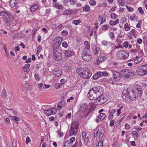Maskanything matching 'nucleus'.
Listing matches in <instances>:
<instances>
[{
    "label": "nucleus",
    "mask_w": 147,
    "mask_h": 147,
    "mask_svg": "<svg viewBox=\"0 0 147 147\" xmlns=\"http://www.w3.org/2000/svg\"><path fill=\"white\" fill-rule=\"evenodd\" d=\"M73 23L75 25H77L80 23L81 22L80 20H75L73 21Z\"/></svg>",
    "instance_id": "c9c22d12"
},
{
    "label": "nucleus",
    "mask_w": 147,
    "mask_h": 147,
    "mask_svg": "<svg viewBox=\"0 0 147 147\" xmlns=\"http://www.w3.org/2000/svg\"><path fill=\"white\" fill-rule=\"evenodd\" d=\"M69 141H66L64 144V146L63 147H66V146H68V144H69Z\"/></svg>",
    "instance_id": "69168bd1"
},
{
    "label": "nucleus",
    "mask_w": 147,
    "mask_h": 147,
    "mask_svg": "<svg viewBox=\"0 0 147 147\" xmlns=\"http://www.w3.org/2000/svg\"><path fill=\"white\" fill-rule=\"evenodd\" d=\"M106 115L105 113H100L99 114L98 117V118L101 120H103L106 117Z\"/></svg>",
    "instance_id": "412c9836"
},
{
    "label": "nucleus",
    "mask_w": 147,
    "mask_h": 147,
    "mask_svg": "<svg viewBox=\"0 0 147 147\" xmlns=\"http://www.w3.org/2000/svg\"><path fill=\"white\" fill-rule=\"evenodd\" d=\"M92 57V55L90 52L84 50L82 54V58L83 60L88 61H90Z\"/></svg>",
    "instance_id": "0eeeda50"
},
{
    "label": "nucleus",
    "mask_w": 147,
    "mask_h": 147,
    "mask_svg": "<svg viewBox=\"0 0 147 147\" xmlns=\"http://www.w3.org/2000/svg\"><path fill=\"white\" fill-rule=\"evenodd\" d=\"M54 51L53 57L54 60L56 61L60 60L62 57V51L59 48L57 47L53 48Z\"/></svg>",
    "instance_id": "39448f33"
},
{
    "label": "nucleus",
    "mask_w": 147,
    "mask_h": 147,
    "mask_svg": "<svg viewBox=\"0 0 147 147\" xmlns=\"http://www.w3.org/2000/svg\"><path fill=\"white\" fill-rule=\"evenodd\" d=\"M119 23V20L117 19L115 21H110L109 22V24L112 26L115 25Z\"/></svg>",
    "instance_id": "5701e85b"
},
{
    "label": "nucleus",
    "mask_w": 147,
    "mask_h": 147,
    "mask_svg": "<svg viewBox=\"0 0 147 147\" xmlns=\"http://www.w3.org/2000/svg\"><path fill=\"white\" fill-rule=\"evenodd\" d=\"M13 118L15 120L17 121H20V119L18 117L16 116H13Z\"/></svg>",
    "instance_id": "e2e57ef3"
},
{
    "label": "nucleus",
    "mask_w": 147,
    "mask_h": 147,
    "mask_svg": "<svg viewBox=\"0 0 147 147\" xmlns=\"http://www.w3.org/2000/svg\"><path fill=\"white\" fill-rule=\"evenodd\" d=\"M124 0H118V1L119 4L123 6L124 5Z\"/></svg>",
    "instance_id": "a18cd8bd"
},
{
    "label": "nucleus",
    "mask_w": 147,
    "mask_h": 147,
    "mask_svg": "<svg viewBox=\"0 0 147 147\" xmlns=\"http://www.w3.org/2000/svg\"><path fill=\"white\" fill-rule=\"evenodd\" d=\"M109 35L110 38L113 39L115 38V34L113 32H110L109 33Z\"/></svg>",
    "instance_id": "72a5a7b5"
},
{
    "label": "nucleus",
    "mask_w": 147,
    "mask_h": 147,
    "mask_svg": "<svg viewBox=\"0 0 147 147\" xmlns=\"http://www.w3.org/2000/svg\"><path fill=\"white\" fill-rule=\"evenodd\" d=\"M102 92L100 95L97 96L96 98V101L99 103V104L101 105L104 104L106 102V99L102 95Z\"/></svg>",
    "instance_id": "f8f14e48"
},
{
    "label": "nucleus",
    "mask_w": 147,
    "mask_h": 147,
    "mask_svg": "<svg viewBox=\"0 0 147 147\" xmlns=\"http://www.w3.org/2000/svg\"><path fill=\"white\" fill-rule=\"evenodd\" d=\"M124 28L125 30L126 31H129L130 29V27L129 26V24L128 23H126L125 24L124 26Z\"/></svg>",
    "instance_id": "c756f323"
},
{
    "label": "nucleus",
    "mask_w": 147,
    "mask_h": 147,
    "mask_svg": "<svg viewBox=\"0 0 147 147\" xmlns=\"http://www.w3.org/2000/svg\"><path fill=\"white\" fill-rule=\"evenodd\" d=\"M103 90V88L100 86L92 88L89 90L88 93V97L90 100H95L97 98V96L100 95Z\"/></svg>",
    "instance_id": "f03ea898"
},
{
    "label": "nucleus",
    "mask_w": 147,
    "mask_h": 147,
    "mask_svg": "<svg viewBox=\"0 0 147 147\" xmlns=\"http://www.w3.org/2000/svg\"><path fill=\"white\" fill-rule=\"evenodd\" d=\"M136 91L138 92L139 95L141 96L142 94V89L141 87L139 85L136 86L135 87Z\"/></svg>",
    "instance_id": "f3484780"
},
{
    "label": "nucleus",
    "mask_w": 147,
    "mask_h": 147,
    "mask_svg": "<svg viewBox=\"0 0 147 147\" xmlns=\"http://www.w3.org/2000/svg\"><path fill=\"white\" fill-rule=\"evenodd\" d=\"M98 78V76H97V74L96 73L93 76V78L94 80L97 79Z\"/></svg>",
    "instance_id": "774afa93"
},
{
    "label": "nucleus",
    "mask_w": 147,
    "mask_h": 147,
    "mask_svg": "<svg viewBox=\"0 0 147 147\" xmlns=\"http://www.w3.org/2000/svg\"><path fill=\"white\" fill-rule=\"evenodd\" d=\"M129 45V43L128 42L126 41L124 42L123 44V46L125 48H127Z\"/></svg>",
    "instance_id": "de8ad7c7"
},
{
    "label": "nucleus",
    "mask_w": 147,
    "mask_h": 147,
    "mask_svg": "<svg viewBox=\"0 0 147 147\" xmlns=\"http://www.w3.org/2000/svg\"><path fill=\"white\" fill-rule=\"evenodd\" d=\"M126 7L128 9V11H133L134 10L131 7L128 6L127 5H126Z\"/></svg>",
    "instance_id": "864d4df0"
},
{
    "label": "nucleus",
    "mask_w": 147,
    "mask_h": 147,
    "mask_svg": "<svg viewBox=\"0 0 147 147\" xmlns=\"http://www.w3.org/2000/svg\"><path fill=\"white\" fill-rule=\"evenodd\" d=\"M63 40V38L61 36H58L55 38L53 40L54 44L53 48L57 47V48H59V46Z\"/></svg>",
    "instance_id": "6e6552de"
},
{
    "label": "nucleus",
    "mask_w": 147,
    "mask_h": 147,
    "mask_svg": "<svg viewBox=\"0 0 147 147\" xmlns=\"http://www.w3.org/2000/svg\"><path fill=\"white\" fill-rule=\"evenodd\" d=\"M2 94H3V97H5L6 96V92L5 89H3Z\"/></svg>",
    "instance_id": "4d7b16f0"
},
{
    "label": "nucleus",
    "mask_w": 147,
    "mask_h": 147,
    "mask_svg": "<svg viewBox=\"0 0 147 147\" xmlns=\"http://www.w3.org/2000/svg\"><path fill=\"white\" fill-rule=\"evenodd\" d=\"M34 77L35 79L37 80H40V78L38 74H35L34 75Z\"/></svg>",
    "instance_id": "49530a36"
},
{
    "label": "nucleus",
    "mask_w": 147,
    "mask_h": 147,
    "mask_svg": "<svg viewBox=\"0 0 147 147\" xmlns=\"http://www.w3.org/2000/svg\"><path fill=\"white\" fill-rule=\"evenodd\" d=\"M30 64L29 63L26 64L24 65V67H23V70L24 72H28V68L30 66Z\"/></svg>",
    "instance_id": "6ab92c4d"
},
{
    "label": "nucleus",
    "mask_w": 147,
    "mask_h": 147,
    "mask_svg": "<svg viewBox=\"0 0 147 147\" xmlns=\"http://www.w3.org/2000/svg\"><path fill=\"white\" fill-rule=\"evenodd\" d=\"M80 111L82 112H84L88 109V105L86 104H82L80 108Z\"/></svg>",
    "instance_id": "2eb2a0df"
},
{
    "label": "nucleus",
    "mask_w": 147,
    "mask_h": 147,
    "mask_svg": "<svg viewBox=\"0 0 147 147\" xmlns=\"http://www.w3.org/2000/svg\"><path fill=\"white\" fill-rule=\"evenodd\" d=\"M30 142V139L29 137H27L26 139V144H28V143Z\"/></svg>",
    "instance_id": "bf43d9fd"
},
{
    "label": "nucleus",
    "mask_w": 147,
    "mask_h": 147,
    "mask_svg": "<svg viewBox=\"0 0 147 147\" xmlns=\"http://www.w3.org/2000/svg\"><path fill=\"white\" fill-rule=\"evenodd\" d=\"M5 122L7 123L8 124H9L10 123V122L9 119L8 118H6L5 120Z\"/></svg>",
    "instance_id": "338daca9"
},
{
    "label": "nucleus",
    "mask_w": 147,
    "mask_h": 147,
    "mask_svg": "<svg viewBox=\"0 0 147 147\" xmlns=\"http://www.w3.org/2000/svg\"><path fill=\"white\" fill-rule=\"evenodd\" d=\"M10 16V14L9 13H7L5 11H3L2 16L4 20L6 19L7 18H8Z\"/></svg>",
    "instance_id": "aec40b11"
},
{
    "label": "nucleus",
    "mask_w": 147,
    "mask_h": 147,
    "mask_svg": "<svg viewBox=\"0 0 147 147\" xmlns=\"http://www.w3.org/2000/svg\"><path fill=\"white\" fill-rule=\"evenodd\" d=\"M13 19L12 18H11L9 17L8 18H7L6 19L4 20L7 23L11 24L12 21V20H13Z\"/></svg>",
    "instance_id": "cd10ccee"
},
{
    "label": "nucleus",
    "mask_w": 147,
    "mask_h": 147,
    "mask_svg": "<svg viewBox=\"0 0 147 147\" xmlns=\"http://www.w3.org/2000/svg\"><path fill=\"white\" fill-rule=\"evenodd\" d=\"M83 10L86 12H89L90 11V9L89 6L88 5H86L83 7Z\"/></svg>",
    "instance_id": "c85d7f7f"
},
{
    "label": "nucleus",
    "mask_w": 147,
    "mask_h": 147,
    "mask_svg": "<svg viewBox=\"0 0 147 147\" xmlns=\"http://www.w3.org/2000/svg\"><path fill=\"white\" fill-rule=\"evenodd\" d=\"M109 28V26L106 25H104L102 27V29L103 30H107Z\"/></svg>",
    "instance_id": "09e8293b"
},
{
    "label": "nucleus",
    "mask_w": 147,
    "mask_h": 147,
    "mask_svg": "<svg viewBox=\"0 0 147 147\" xmlns=\"http://www.w3.org/2000/svg\"><path fill=\"white\" fill-rule=\"evenodd\" d=\"M92 49L95 55H96L97 54L98 50V49L96 47L94 46V47H93L92 48Z\"/></svg>",
    "instance_id": "2f4dec72"
},
{
    "label": "nucleus",
    "mask_w": 147,
    "mask_h": 147,
    "mask_svg": "<svg viewBox=\"0 0 147 147\" xmlns=\"http://www.w3.org/2000/svg\"><path fill=\"white\" fill-rule=\"evenodd\" d=\"M57 109L55 107L49 108L47 109V115L49 116L57 113Z\"/></svg>",
    "instance_id": "9b49d317"
},
{
    "label": "nucleus",
    "mask_w": 147,
    "mask_h": 147,
    "mask_svg": "<svg viewBox=\"0 0 147 147\" xmlns=\"http://www.w3.org/2000/svg\"><path fill=\"white\" fill-rule=\"evenodd\" d=\"M74 52L72 51L66 50L65 52V54L66 56L68 57H70L73 55L74 54Z\"/></svg>",
    "instance_id": "dca6fc26"
},
{
    "label": "nucleus",
    "mask_w": 147,
    "mask_h": 147,
    "mask_svg": "<svg viewBox=\"0 0 147 147\" xmlns=\"http://www.w3.org/2000/svg\"><path fill=\"white\" fill-rule=\"evenodd\" d=\"M109 115L108 117L109 119H111L112 118H113V114L111 113L109 111Z\"/></svg>",
    "instance_id": "603ef678"
},
{
    "label": "nucleus",
    "mask_w": 147,
    "mask_h": 147,
    "mask_svg": "<svg viewBox=\"0 0 147 147\" xmlns=\"http://www.w3.org/2000/svg\"><path fill=\"white\" fill-rule=\"evenodd\" d=\"M17 4L16 0H11L9 2V5L11 8L15 7Z\"/></svg>",
    "instance_id": "a211bd4d"
},
{
    "label": "nucleus",
    "mask_w": 147,
    "mask_h": 147,
    "mask_svg": "<svg viewBox=\"0 0 147 147\" xmlns=\"http://www.w3.org/2000/svg\"><path fill=\"white\" fill-rule=\"evenodd\" d=\"M63 84L57 83L55 85V87L57 89H58L60 88V87L62 86Z\"/></svg>",
    "instance_id": "7c9ffc66"
},
{
    "label": "nucleus",
    "mask_w": 147,
    "mask_h": 147,
    "mask_svg": "<svg viewBox=\"0 0 147 147\" xmlns=\"http://www.w3.org/2000/svg\"><path fill=\"white\" fill-rule=\"evenodd\" d=\"M79 126L80 124L78 121H76L72 123L70 129V136H72L77 134Z\"/></svg>",
    "instance_id": "20e7f679"
},
{
    "label": "nucleus",
    "mask_w": 147,
    "mask_h": 147,
    "mask_svg": "<svg viewBox=\"0 0 147 147\" xmlns=\"http://www.w3.org/2000/svg\"><path fill=\"white\" fill-rule=\"evenodd\" d=\"M38 5H37L35 4L33 6H32L30 8V10L32 12H34L35 10L38 9Z\"/></svg>",
    "instance_id": "4be33fe9"
},
{
    "label": "nucleus",
    "mask_w": 147,
    "mask_h": 147,
    "mask_svg": "<svg viewBox=\"0 0 147 147\" xmlns=\"http://www.w3.org/2000/svg\"><path fill=\"white\" fill-rule=\"evenodd\" d=\"M129 55V54L125 51L121 50L117 52V56L118 59H125L127 58Z\"/></svg>",
    "instance_id": "423d86ee"
},
{
    "label": "nucleus",
    "mask_w": 147,
    "mask_h": 147,
    "mask_svg": "<svg viewBox=\"0 0 147 147\" xmlns=\"http://www.w3.org/2000/svg\"><path fill=\"white\" fill-rule=\"evenodd\" d=\"M75 140V138L74 137H73L71 138H70L69 139V143L70 144V143H71L73 142Z\"/></svg>",
    "instance_id": "13d9d810"
},
{
    "label": "nucleus",
    "mask_w": 147,
    "mask_h": 147,
    "mask_svg": "<svg viewBox=\"0 0 147 147\" xmlns=\"http://www.w3.org/2000/svg\"><path fill=\"white\" fill-rule=\"evenodd\" d=\"M95 0H90L89 2L90 4L91 5H95L96 4Z\"/></svg>",
    "instance_id": "c03bdc74"
},
{
    "label": "nucleus",
    "mask_w": 147,
    "mask_h": 147,
    "mask_svg": "<svg viewBox=\"0 0 147 147\" xmlns=\"http://www.w3.org/2000/svg\"><path fill=\"white\" fill-rule=\"evenodd\" d=\"M137 42L139 44H141L142 42V40L141 38H138L137 40Z\"/></svg>",
    "instance_id": "052dcab7"
},
{
    "label": "nucleus",
    "mask_w": 147,
    "mask_h": 147,
    "mask_svg": "<svg viewBox=\"0 0 147 147\" xmlns=\"http://www.w3.org/2000/svg\"><path fill=\"white\" fill-rule=\"evenodd\" d=\"M112 72V76L114 80L118 81L120 80L121 74L119 72L114 71Z\"/></svg>",
    "instance_id": "9d476101"
},
{
    "label": "nucleus",
    "mask_w": 147,
    "mask_h": 147,
    "mask_svg": "<svg viewBox=\"0 0 147 147\" xmlns=\"http://www.w3.org/2000/svg\"><path fill=\"white\" fill-rule=\"evenodd\" d=\"M136 73L139 75L144 76L146 75L145 65L138 67L137 69Z\"/></svg>",
    "instance_id": "1a4fd4ad"
},
{
    "label": "nucleus",
    "mask_w": 147,
    "mask_h": 147,
    "mask_svg": "<svg viewBox=\"0 0 147 147\" xmlns=\"http://www.w3.org/2000/svg\"><path fill=\"white\" fill-rule=\"evenodd\" d=\"M72 13V11L71 9L65 11L63 13V14L65 15H70Z\"/></svg>",
    "instance_id": "bb28decb"
},
{
    "label": "nucleus",
    "mask_w": 147,
    "mask_h": 147,
    "mask_svg": "<svg viewBox=\"0 0 147 147\" xmlns=\"http://www.w3.org/2000/svg\"><path fill=\"white\" fill-rule=\"evenodd\" d=\"M133 135H135L136 137L138 138L139 137V135L138 132L136 131H133L132 132Z\"/></svg>",
    "instance_id": "3c124183"
},
{
    "label": "nucleus",
    "mask_w": 147,
    "mask_h": 147,
    "mask_svg": "<svg viewBox=\"0 0 147 147\" xmlns=\"http://www.w3.org/2000/svg\"><path fill=\"white\" fill-rule=\"evenodd\" d=\"M123 99L127 103L131 102L136 99L137 97L132 90L129 88H125L123 90L122 95Z\"/></svg>",
    "instance_id": "f257e3e1"
},
{
    "label": "nucleus",
    "mask_w": 147,
    "mask_h": 147,
    "mask_svg": "<svg viewBox=\"0 0 147 147\" xmlns=\"http://www.w3.org/2000/svg\"><path fill=\"white\" fill-rule=\"evenodd\" d=\"M137 31H136L134 29H132L130 32L131 35H133L134 36L136 35V34L137 33Z\"/></svg>",
    "instance_id": "473e14b6"
},
{
    "label": "nucleus",
    "mask_w": 147,
    "mask_h": 147,
    "mask_svg": "<svg viewBox=\"0 0 147 147\" xmlns=\"http://www.w3.org/2000/svg\"><path fill=\"white\" fill-rule=\"evenodd\" d=\"M137 51V50L136 49H132L130 50V52L133 54L136 53Z\"/></svg>",
    "instance_id": "4c0bfd02"
},
{
    "label": "nucleus",
    "mask_w": 147,
    "mask_h": 147,
    "mask_svg": "<svg viewBox=\"0 0 147 147\" xmlns=\"http://www.w3.org/2000/svg\"><path fill=\"white\" fill-rule=\"evenodd\" d=\"M62 73L61 71L58 70L54 71L53 72V74L55 76L59 77L60 76L61 74Z\"/></svg>",
    "instance_id": "b1692460"
},
{
    "label": "nucleus",
    "mask_w": 147,
    "mask_h": 147,
    "mask_svg": "<svg viewBox=\"0 0 147 147\" xmlns=\"http://www.w3.org/2000/svg\"><path fill=\"white\" fill-rule=\"evenodd\" d=\"M111 16L113 19H115L116 18L117 15L115 13H112L111 14Z\"/></svg>",
    "instance_id": "79ce46f5"
},
{
    "label": "nucleus",
    "mask_w": 147,
    "mask_h": 147,
    "mask_svg": "<svg viewBox=\"0 0 147 147\" xmlns=\"http://www.w3.org/2000/svg\"><path fill=\"white\" fill-rule=\"evenodd\" d=\"M62 46L63 47L66 48L68 46L66 42H63L62 43Z\"/></svg>",
    "instance_id": "8fccbe9b"
},
{
    "label": "nucleus",
    "mask_w": 147,
    "mask_h": 147,
    "mask_svg": "<svg viewBox=\"0 0 147 147\" xmlns=\"http://www.w3.org/2000/svg\"><path fill=\"white\" fill-rule=\"evenodd\" d=\"M108 44V42L105 40H103L102 42V45L105 46H107Z\"/></svg>",
    "instance_id": "5fc2aeb1"
},
{
    "label": "nucleus",
    "mask_w": 147,
    "mask_h": 147,
    "mask_svg": "<svg viewBox=\"0 0 147 147\" xmlns=\"http://www.w3.org/2000/svg\"><path fill=\"white\" fill-rule=\"evenodd\" d=\"M82 139L84 140L85 144H87L88 141V137H86L87 136V134L86 132L83 131L82 132Z\"/></svg>",
    "instance_id": "4468645a"
},
{
    "label": "nucleus",
    "mask_w": 147,
    "mask_h": 147,
    "mask_svg": "<svg viewBox=\"0 0 147 147\" xmlns=\"http://www.w3.org/2000/svg\"><path fill=\"white\" fill-rule=\"evenodd\" d=\"M138 60H134L133 59H131L130 60V61H132L133 62L134 64H137L140 61V60L139 61Z\"/></svg>",
    "instance_id": "e433bc0d"
},
{
    "label": "nucleus",
    "mask_w": 147,
    "mask_h": 147,
    "mask_svg": "<svg viewBox=\"0 0 147 147\" xmlns=\"http://www.w3.org/2000/svg\"><path fill=\"white\" fill-rule=\"evenodd\" d=\"M76 71L83 78L89 79L91 76V73L90 69L87 67L83 69L81 67L78 68Z\"/></svg>",
    "instance_id": "7ed1b4c3"
},
{
    "label": "nucleus",
    "mask_w": 147,
    "mask_h": 147,
    "mask_svg": "<svg viewBox=\"0 0 147 147\" xmlns=\"http://www.w3.org/2000/svg\"><path fill=\"white\" fill-rule=\"evenodd\" d=\"M138 10L140 12L141 14H142L144 13V11L142 9V8L141 7H140L138 8Z\"/></svg>",
    "instance_id": "6e6d98bb"
},
{
    "label": "nucleus",
    "mask_w": 147,
    "mask_h": 147,
    "mask_svg": "<svg viewBox=\"0 0 147 147\" xmlns=\"http://www.w3.org/2000/svg\"><path fill=\"white\" fill-rule=\"evenodd\" d=\"M55 7L58 9H61L62 7V6L59 5L58 3L56 4L55 5Z\"/></svg>",
    "instance_id": "680f3d73"
},
{
    "label": "nucleus",
    "mask_w": 147,
    "mask_h": 147,
    "mask_svg": "<svg viewBox=\"0 0 147 147\" xmlns=\"http://www.w3.org/2000/svg\"><path fill=\"white\" fill-rule=\"evenodd\" d=\"M121 71V75L122 77L125 78H128L129 77V71L128 70H125Z\"/></svg>",
    "instance_id": "ddd939ff"
},
{
    "label": "nucleus",
    "mask_w": 147,
    "mask_h": 147,
    "mask_svg": "<svg viewBox=\"0 0 147 147\" xmlns=\"http://www.w3.org/2000/svg\"><path fill=\"white\" fill-rule=\"evenodd\" d=\"M65 102L64 101H61L58 104L57 107L59 108V110L61 109L62 107V105H63L65 104Z\"/></svg>",
    "instance_id": "a878e982"
},
{
    "label": "nucleus",
    "mask_w": 147,
    "mask_h": 147,
    "mask_svg": "<svg viewBox=\"0 0 147 147\" xmlns=\"http://www.w3.org/2000/svg\"><path fill=\"white\" fill-rule=\"evenodd\" d=\"M105 18V14H104V15H103L102 17L101 18L102 20H101V22L100 24L103 23L105 22V20H106Z\"/></svg>",
    "instance_id": "37998d69"
},
{
    "label": "nucleus",
    "mask_w": 147,
    "mask_h": 147,
    "mask_svg": "<svg viewBox=\"0 0 147 147\" xmlns=\"http://www.w3.org/2000/svg\"><path fill=\"white\" fill-rule=\"evenodd\" d=\"M103 146V142L102 141H100L98 143V145H96V147H102Z\"/></svg>",
    "instance_id": "58836bf2"
},
{
    "label": "nucleus",
    "mask_w": 147,
    "mask_h": 147,
    "mask_svg": "<svg viewBox=\"0 0 147 147\" xmlns=\"http://www.w3.org/2000/svg\"><path fill=\"white\" fill-rule=\"evenodd\" d=\"M85 45V48L86 49L89 50L90 48V43L89 42L87 41H85L84 42Z\"/></svg>",
    "instance_id": "393cba45"
},
{
    "label": "nucleus",
    "mask_w": 147,
    "mask_h": 147,
    "mask_svg": "<svg viewBox=\"0 0 147 147\" xmlns=\"http://www.w3.org/2000/svg\"><path fill=\"white\" fill-rule=\"evenodd\" d=\"M96 74H97V76H98V78L101 76H102V74L101 72H98L96 73Z\"/></svg>",
    "instance_id": "0e129e2a"
},
{
    "label": "nucleus",
    "mask_w": 147,
    "mask_h": 147,
    "mask_svg": "<svg viewBox=\"0 0 147 147\" xmlns=\"http://www.w3.org/2000/svg\"><path fill=\"white\" fill-rule=\"evenodd\" d=\"M71 116V113H69L65 117L66 120L67 119H70Z\"/></svg>",
    "instance_id": "ea45409f"
},
{
    "label": "nucleus",
    "mask_w": 147,
    "mask_h": 147,
    "mask_svg": "<svg viewBox=\"0 0 147 147\" xmlns=\"http://www.w3.org/2000/svg\"><path fill=\"white\" fill-rule=\"evenodd\" d=\"M123 106H121L120 107L119 109L117 110V116H119L121 114V110L123 109Z\"/></svg>",
    "instance_id": "a19ab883"
},
{
    "label": "nucleus",
    "mask_w": 147,
    "mask_h": 147,
    "mask_svg": "<svg viewBox=\"0 0 147 147\" xmlns=\"http://www.w3.org/2000/svg\"><path fill=\"white\" fill-rule=\"evenodd\" d=\"M129 77L130 76L131 77H133L135 75V73L134 71H132L131 70H129Z\"/></svg>",
    "instance_id": "f704fd0d"
}]
</instances>
